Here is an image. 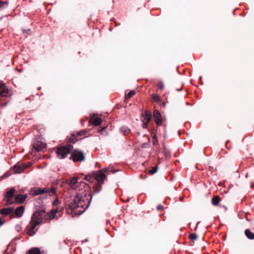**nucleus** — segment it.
<instances>
[{
	"instance_id": "nucleus-37",
	"label": "nucleus",
	"mask_w": 254,
	"mask_h": 254,
	"mask_svg": "<svg viewBox=\"0 0 254 254\" xmlns=\"http://www.w3.org/2000/svg\"><path fill=\"white\" fill-rule=\"evenodd\" d=\"M30 31V29H29V30H23V32L24 33H26L28 34V33H29V32Z\"/></svg>"
},
{
	"instance_id": "nucleus-29",
	"label": "nucleus",
	"mask_w": 254,
	"mask_h": 254,
	"mask_svg": "<svg viewBox=\"0 0 254 254\" xmlns=\"http://www.w3.org/2000/svg\"><path fill=\"white\" fill-rule=\"evenodd\" d=\"M153 100L157 102H161V99L160 96L157 94H153L152 96Z\"/></svg>"
},
{
	"instance_id": "nucleus-31",
	"label": "nucleus",
	"mask_w": 254,
	"mask_h": 254,
	"mask_svg": "<svg viewBox=\"0 0 254 254\" xmlns=\"http://www.w3.org/2000/svg\"><path fill=\"white\" fill-rule=\"evenodd\" d=\"M57 211L55 210H52L50 211V213L49 215V217H50V219H54L55 217V215L57 213Z\"/></svg>"
},
{
	"instance_id": "nucleus-10",
	"label": "nucleus",
	"mask_w": 254,
	"mask_h": 254,
	"mask_svg": "<svg viewBox=\"0 0 254 254\" xmlns=\"http://www.w3.org/2000/svg\"><path fill=\"white\" fill-rule=\"evenodd\" d=\"M14 208L13 207H6L3 208L0 210V213L4 216H7L8 215H10V218H13L14 216L13 214Z\"/></svg>"
},
{
	"instance_id": "nucleus-6",
	"label": "nucleus",
	"mask_w": 254,
	"mask_h": 254,
	"mask_svg": "<svg viewBox=\"0 0 254 254\" xmlns=\"http://www.w3.org/2000/svg\"><path fill=\"white\" fill-rule=\"evenodd\" d=\"M70 159L74 162H82L85 159V155L82 151L77 149H73L70 153Z\"/></svg>"
},
{
	"instance_id": "nucleus-11",
	"label": "nucleus",
	"mask_w": 254,
	"mask_h": 254,
	"mask_svg": "<svg viewBox=\"0 0 254 254\" xmlns=\"http://www.w3.org/2000/svg\"><path fill=\"white\" fill-rule=\"evenodd\" d=\"M153 117L156 125L158 126H161L162 123V118L160 113L158 110L156 109L154 110L153 112Z\"/></svg>"
},
{
	"instance_id": "nucleus-16",
	"label": "nucleus",
	"mask_w": 254,
	"mask_h": 254,
	"mask_svg": "<svg viewBox=\"0 0 254 254\" xmlns=\"http://www.w3.org/2000/svg\"><path fill=\"white\" fill-rule=\"evenodd\" d=\"M26 168L24 165H15L13 167V171L15 173H21Z\"/></svg>"
},
{
	"instance_id": "nucleus-4",
	"label": "nucleus",
	"mask_w": 254,
	"mask_h": 254,
	"mask_svg": "<svg viewBox=\"0 0 254 254\" xmlns=\"http://www.w3.org/2000/svg\"><path fill=\"white\" fill-rule=\"evenodd\" d=\"M49 194L50 196L56 194V189L55 187L51 188H45L41 189L40 188H34L30 190L29 194L32 196H35L41 194Z\"/></svg>"
},
{
	"instance_id": "nucleus-8",
	"label": "nucleus",
	"mask_w": 254,
	"mask_h": 254,
	"mask_svg": "<svg viewBox=\"0 0 254 254\" xmlns=\"http://www.w3.org/2000/svg\"><path fill=\"white\" fill-rule=\"evenodd\" d=\"M94 180H96L97 183L104 184V181L106 178V175L100 170L93 172Z\"/></svg>"
},
{
	"instance_id": "nucleus-22",
	"label": "nucleus",
	"mask_w": 254,
	"mask_h": 254,
	"mask_svg": "<svg viewBox=\"0 0 254 254\" xmlns=\"http://www.w3.org/2000/svg\"><path fill=\"white\" fill-rule=\"evenodd\" d=\"M145 116L146 118V122L148 123L151 119L152 118V113L150 111H145Z\"/></svg>"
},
{
	"instance_id": "nucleus-36",
	"label": "nucleus",
	"mask_w": 254,
	"mask_h": 254,
	"mask_svg": "<svg viewBox=\"0 0 254 254\" xmlns=\"http://www.w3.org/2000/svg\"><path fill=\"white\" fill-rule=\"evenodd\" d=\"M162 208H163V206L161 205H159L157 207V209L158 210H161Z\"/></svg>"
},
{
	"instance_id": "nucleus-38",
	"label": "nucleus",
	"mask_w": 254,
	"mask_h": 254,
	"mask_svg": "<svg viewBox=\"0 0 254 254\" xmlns=\"http://www.w3.org/2000/svg\"><path fill=\"white\" fill-rule=\"evenodd\" d=\"M166 103H167V102H162V103H161L162 106L165 107Z\"/></svg>"
},
{
	"instance_id": "nucleus-14",
	"label": "nucleus",
	"mask_w": 254,
	"mask_h": 254,
	"mask_svg": "<svg viewBox=\"0 0 254 254\" xmlns=\"http://www.w3.org/2000/svg\"><path fill=\"white\" fill-rule=\"evenodd\" d=\"M24 207L23 206H20L17 207L13 212V214H15L17 217H21L24 212Z\"/></svg>"
},
{
	"instance_id": "nucleus-28",
	"label": "nucleus",
	"mask_w": 254,
	"mask_h": 254,
	"mask_svg": "<svg viewBox=\"0 0 254 254\" xmlns=\"http://www.w3.org/2000/svg\"><path fill=\"white\" fill-rule=\"evenodd\" d=\"M135 94V92L134 91H129L127 95H126V99H128L131 97H132Z\"/></svg>"
},
{
	"instance_id": "nucleus-23",
	"label": "nucleus",
	"mask_w": 254,
	"mask_h": 254,
	"mask_svg": "<svg viewBox=\"0 0 254 254\" xmlns=\"http://www.w3.org/2000/svg\"><path fill=\"white\" fill-rule=\"evenodd\" d=\"M120 130L124 135H127L130 132V129L126 127H122Z\"/></svg>"
},
{
	"instance_id": "nucleus-33",
	"label": "nucleus",
	"mask_w": 254,
	"mask_h": 254,
	"mask_svg": "<svg viewBox=\"0 0 254 254\" xmlns=\"http://www.w3.org/2000/svg\"><path fill=\"white\" fill-rule=\"evenodd\" d=\"M158 86L160 90H163L164 88V85L163 82H159L158 84Z\"/></svg>"
},
{
	"instance_id": "nucleus-27",
	"label": "nucleus",
	"mask_w": 254,
	"mask_h": 254,
	"mask_svg": "<svg viewBox=\"0 0 254 254\" xmlns=\"http://www.w3.org/2000/svg\"><path fill=\"white\" fill-rule=\"evenodd\" d=\"M197 238H198L197 235L194 233H191L189 235V239L190 240H191L192 241H194L197 240Z\"/></svg>"
},
{
	"instance_id": "nucleus-25",
	"label": "nucleus",
	"mask_w": 254,
	"mask_h": 254,
	"mask_svg": "<svg viewBox=\"0 0 254 254\" xmlns=\"http://www.w3.org/2000/svg\"><path fill=\"white\" fill-rule=\"evenodd\" d=\"M151 136L153 137V144L154 145H157L158 144V139L155 133H152Z\"/></svg>"
},
{
	"instance_id": "nucleus-15",
	"label": "nucleus",
	"mask_w": 254,
	"mask_h": 254,
	"mask_svg": "<svg viewBox=\"0 0 254 254\" xmlns=\"http://www.w3.org/2000/svg\"><path fill=\"white\" fill-rule=\"evenodd\" d=\"M27 194H24V195L18 194V195H16L15 196V201H16L17 202H18L19 203H23L24 202V201L27 198Z\"/></svg>"
},
{
	"instance_id": "nucleus-21",
	"label": "nucleus",
	"mask_w": 254,
	"mask_h": 254,
	"mask_svg": "<svg viewBox=\"0 0 254 254\" xmlns=\"http://www.w3.org/2000/svg\"><path fill=\"white\" fill-rule=\"evenodd\" d=\"M27 253L28 254H41L40 250L38 248L31 249Z\"/></svg>"
},
{
	"instance_id": "nucleus-34",
	"label": "nucleus",
	"mask_w": 254,
	"mask_h": 254,
	"mask_svg": "<svg viewBox=\"0 0 254 254\" xmlns=\"http://www.w3.org/2000/svg\"><path fill=\"white\" fill-rule=\"evenodd\" d=\"M5 223V220L3 218H0V226Z\"/></svg>"
},
{
	"instance_id": "nucleus-20",
	"label": "nucleus",
	"mask_w": 254,
	"mask_h": 254,
	"mask_svg": "<svg viewBox=\"0 0 254 254\" xmlns=\"http://www.w3.org/2000/svg\"><path fill=\"white\" fill-rule=\"evenodd\" d=\"M102 183H97L93 186V190L95 193H98L102 190Z\"/></svg>"
},
{
	"instance_id": "nucleus-40",
	"label": "nucleus",
	"mask_w": 254,
	"mask_h": 254,
	"mask_svg": "<svg viewBox=\"0 0 254 254\" xmlns=\"http://www.w3.org/2000/svg\"><path fill=\"white\" fill-rule=\"evenodd\" d=\"M147 123H144V124H143V127H146V126H147Z\"/></svg>"
},
{
	"instance_id": "nucleus-1",
	"label": "nucleus",
	"mask_w": 254,
	"mask_h": 254,
	"mask_svg": "<svg viewBox=\"0 0 254 254\" xmlns=\"http://www.w3.org/2000/svg\"><path fill=\"white\" fill-rule=\"evenodd\" d=\"M89 203L86 193L78 192L68 204V209L74 211L75 214L80 215L86 210Z\"/></svg>"
},
{
	"instance_id": "nucleus-17",
	"label": "nucleus",
	"mask_w": 254,
	"mask_h": 254,
	"mask_svg": "<svg viewBox=\"0 0 254 254\" xmlns=\"http://www.w3.org/2000/svg\"><path fill=\"white\" fill-rule=\"evenodd\" d=\"M89 122L91 123L93 125L95 126H98L101 124L102 122V120L100 118L97 117V118H93L92 117L90 118L89 120Z\"/></svg>"
},
{
	"instance_id": "nucleus-5",
	"label": "nucleus",
	"mask_w": 254,
	"mask_h": 254,
	"mask_svg": "<svg viewBox=\"0 0 254 254\" xmlns=\"http://www.w3.org/2000/svg\"><path fill=\"white\" fill-rule=\"evenodd\" d=\"M9 95V90L5 84L0 83V106L4 107L6 105L8 100L7 97Z\"/></svg>"
},
{
	"instance_id": "nucleus-39",
	"label": "nucleus",
	"mask_w": 254,
	"mask_h": 254,
	"mask_svg": "<svg viewBox=\"0 0 254 254\" xmlns=\"http://www.w3.org/2000/svg\"><path fill=\"white\" fill-rule=\"evenodd\" d=\"M108 170V169L107 168H104L102 171V172H106Z\"/></svg>"
},
{
	"instance_id": "nucleus-12",
	"label": "nucleus",
	"mask_w": 254,
	"mask_h": 254,
	"mask_svg": "<svg viewBox=\"0 0 254 254\" xmlns=\"http://www.w3.org/2000/svg\"><path fill=\"white\" fill-rule=\"evenodd\" d=\"M33 147L37 151H40L46 147V144L41 141H37L33 143Z\"/></svg>"
},
{
	"instance_id": "nucleus-19",
	"label": "nucleus",
	"mask_w": 254,
	"mask_h": 254,
	"mask_svg": "<svg viewBox=\"0 0 254 254\" xmlns=\"http://www.w3.org/2000/svg\"><path fill=\"white\" fill-rule=\"evenodd\" d=\"M245 234L246 237L250 240L254 239V233L252 232L250 229H246L245 231Z\"/></svg>"
},
{
	"instance_id": "nucleus-26",
	"label": "nucleus",
	"mask_w": 254,
	"mask_h": 254,
	"mask_svg": "<svg viewBox=\"0 0 254 254\" xmlns=\"http://www.w3.org/2000/svg\"><path fill=\"white\" fill-rule=\"evenodd\" d=\"M158 170V167L155 166L153 167H152L151 169L148 171V172L149 174L152 175L156 173Z\"/></svg>"
},
{
	"instance_id": "nucleus-9",
	"label": "nucleus",
	"mask_w": 254,
	"mask_h": 254,
	"mask_svg": "<svg viewBox=\"0 0 254 254\" xmlns=\"http://www.w3.org/2000/svg\"><path fill=\"white\" fill-rule=\"evenodd\" d=\"M15 190L14 188H11L6 192V195L5 197V200L7 202L6 205L12 204L14 203V201L12 200L13 197L14 196Z\"/></svg>"
},
{
	"instance_id": "nucleus-3",
	"label": "nucleus",
	"mask_w": 254,
	"mask_h": 254,
	"mask_svg": "<svg viewBox=\"0 0 254 254\" xmlns=\"http://www.w3.org/2000/svg\"><path fill=\"white\" fill-rule=\"evenodd\" d=\"M73 149V145L69 143L57 146L56 151L57 156L60 159H64L71 153Z\"/></svg>"
},
{
	"instance_id": "nucleus-18",
	"label": "nucleus",
	"mask_w": 254,
	"mask_h": 254,
	"mask_svg": "<svg viewBox=\"0 0 254 254\" xmlns=\"http://www.w3.org/2000/svg\"><path fill=\"white\" fill-rule=\"evenodd\" d=\"M221 201V198L218 195L214 196L211 199V202L213 205L218 206Z\"/></svg>"
},
{
	"instance_id": "nucleus-7",
	"label": "nucleus",
	"mask_w": 254,
	"mask_h": 254,
	"mask_svg": "<svg viewBox=\"0 0 254 254\" xmlns=\"http://www.w3.org/2000/svg\"><path fill=\"white\" fill-rule=\"evenodd\" d=\"M85 132V130H81L80 131L74 132L68 138V141L72 143H75L77 140L81 139L78 137L84 135Z\"/></svg>"
},
{
	"instance_id": "nucleus-2",
	"label": "nucleus",
	"mask_w": 254,
	"mask_h": 254,
	"mask_svg": "<svg viewBox=\"0 0 254 254\" xmlns=\"http://www.w3.org/2000/svg\"><path fill=\"white\" fill-rule=\"evenodd\" d=\"M46 211L44 209L38 210L32 215L30 223V226L28 228L27 234L30 236H33L35 232L34 230L37 225L42 223L43 217L45 215Z\"/></svg>"
},
{
	"instance_id": "nucleus-32",
	"label": "nucleus",
	"mask_w": 254,
	"mask_h": 254,
	"mask_svg": "<svg viewBox=\"0 0 254 254\" xmlns=\"http://www.w3.org/2000/svg\"><path fill=\"white\" fill-rule=\"evenodd\" d=\"M80 187H83L84 189L86 188L87 189L89 188L88 185L83 182H81L80 183Z\"/></svg>"
},
{
	"instance_id": "nucleus-13",
	"label": "nucleus",
	"mask_w": 254,
	"mask_h": 254,
	"mask_svg": "<svg viewBox=\"0 0 254 254\" xmlns=\"http://www.w3.org/2000/svg\"><path fill=\"white\" fill-rule=\"evenodd\" d=\"M67 184L73 190H76L78 186V178L73 177L67 181Z\"/></svg>"
},
{
	"instance_id": "nucleus-30",
	"label": "nucleus",
	"mask_w": 254,
	"mask_h": 254,
	"mask_svg": "<svg viewBox=\"0 0 254 254\" xmlns=\"http://www.w3.org/2000/svg\"><path fill=\"white\" fill-rule=\"evenodd\" d=\"M8 5V2L0 0V9L5 8Z\"/></svg>"
},
{
	"instance_id": "nucleus-35",
	"label": "nucleus",
	"mask_w": 254,
	"mask_h": 254,
	"mask_svg": "<svg viewBox=\"0 0 254 254\" xmlns=\"http://www.w3.org/2000/svg\"><path fill=\"white\" fill-rule=\"evenodd\" d=\"M59 203V200L58 198H56V200L54 202V204L55 205H57Z\"/></svg>"
},
{
	"instance_id": "nucleus-24",
	"label": "nucleus",
	"mask_w": 254,
	"mask_h": 254,
	"mask_svg": "<svg viewBox=\"0 0 254 254\" xmlns=\"http://www.w3.org/2000/svg\"><path fill=\"white\" fill-rule=\"evenodd\" d=\"M85 180L87 181L91 182L94 180L93 176V173L91 175H86L85 177Z\"/></svg>"
}]
</instances>
